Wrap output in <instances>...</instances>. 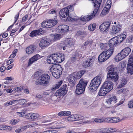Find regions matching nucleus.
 I'll use <instances>...</instances> for the list:
<instances>
[{"mask_svg":"<svg viewBox=\"0 0 133 133\" xmlns=\"http://www.w3.org/2000/svg\"><path fill=\"white\" fill-rule=\"evenodd\" d=\"M74 11V8L71 6H69L67 7L64 8L60 11V16L63 18H65L66 20L68 19L73 21H76L77 20V18L71 17L69 16V14H70L71 12Z\"/></svg>","mask_w":133,"mask_h":133,"instance_id":"obj_1","label":"nucleus"},{"mask_svg":"<svg viewBox=\"0 0 133 133\" xmlns=\"http://www.w3.org/2000/svg\"><path fill=\"white\" fill-rule=\"evenodd\" d=\"M65 58L64 54L56 53L52 54L48 57L47 61L48 63L50 64L60 63L64 61Z\"/></svg>","mask_w":133,"mask_h":133,"instance_id":"obj_2","label":"nucleus"},{"mask_svg":"<svg viewBox=\"0 0 133 133\" xmlns=\"http://www.w3.org/2000/svg\"><path fill=\"white\" fill-rule=\"evenodd\" d=\"M102 77L101 75L97 76L91 81L89 87L90 91L93 92L96 90L101 83Z\"/></svg>","mask_w":133,"mask_h":133,"instance_id":"obj_3","label":"nucleus"},{"mask_svg":"<svg viewBox=\"0 0 133 133\" xmlns=\"http://www.w3.org/2000/svg\"><path fill=\"white\" fill-rule=\"evenodd\" d=\"M50 80V77L48 74H43L38 77L35 83L37 85L46 86L49 85Z\"/></svg>","mask_w":133,"mask_h":133,"instance_id":"obj_4","label":"nucleus"},{"mask_svg":"<svg viewBox=\"0 0 133 133\" xmlns=\"http://www.w3.org/2000/svg\"><path fill=\"white\" fill-rule=\"evenodd\" d=\"M88 83V82L85 80L81 79L76 87V93L80 95L85 90V88Z\"/></svg>","mask_w":133,"mask_h":133,"instance_id":"obj_5","label":"nucleus"},{"mask_svg":"<svg viewBox=\"0 0 133 133\" xmlns=\"http://www.w3.org/2000/svg\"><path fill=\"white\" fill-rule=\"evenodd\" d=\"M131 49L129 47H126L123 49L116 56L115 59L117 62H119L128 55L130 52Z\"/></svg>","mask_w":133,"mask_h":133,"instance_id":"obj_6","label":"nucleus"},{"mask_svg":"<svg viewBox=\"0 0 133 133\" xmlns=\"http://www.w3.org/2000/svg\"><path fill=\"white\" fill-rule=\"evenodd\" d=\"M57 21L56 20L50 19L47 22H43L41 24L42 26L44 28H51L57 23Z\"/></svg>","mask_w":133,"mask_h":133,"instance_id":"obj_7","label":"nucleus"},{"mask_svg":"<svg viewBox=\"0 0 133 133\" xmlns=\"http://www.w3.org/2000/svg\"><path fill=\"white\" fill-rule=\"evenodd\" d=\"M83 117L78 114H74L71 115L67 118L69 121H75L82 119Z\"/></svg>","mask_w":133,"mask_h":133,"instance_id":"obj_8","label":"nucleus"},{"mask_svg":"<svg viewBox=\"0 0 133 133\" xmlns=\"http://www.w3.org/2000/svg\"><path fill=\"white\" fill-rule=\"evenodd\" d=\"M102 87L104 88V89L109 92L113 89V84L111 81L108 80L104 83Z\"/></svg>","mask_w":133,"mask_h":133,"instance_id":"obj_9","label":"nucleus"},{"mask_svg":"<svg viewBox=\"0 0 133 133\" xmlns=\"http://www.w3.org/2000/svg\"><path fill=\"white\" fill-rule=\"evenodd\" d=\"M66 87L65 86H63V88H61L60 89L57 90L56 92L55 97L57 98V96H64L67 93V90L66 89Z\"/></svg>","mask_w":133,"mask_h":133,"instance_id":"obj_10","label":"nucleus"},{"mask_svg":"<svg viewBox=\"0 0 133 133\" xmlns=\"http://www.w3.org/2000/svg\"><path fill=\"white\" fill-rule=\"evenodd\" d=\"M50 43L48 39L46 38H43L41 40L39 44V46L42 48H44L49 46Z\"/></svg>","mask_w":133,"mask_h":133,"instance_id":"obj_11","label":"nucleus"},{"mask_svg":"<svg viewBox=\"0 0 133 133\" xmlns=\"http://www.w3.org/2000/svg\"><path fill=\"white\" fill-rule=\"evenodd\" d=\"M128 73L130 75L133 74V58H130L128 60L127 66Z\"/></svg>","mask_w":133,"mask_h":133,"instance_id":"obj_12","label":"nucleus"},{"mask_svg":"<svg viewBox=\"0 0 133 133\" xmlns=\"http://www.w3.org/2000/svg\"><path fill=\"white\" fill-rule=\"evenodd\" d=\"M114 74H109L107 75V79L114 82L117 81L118 79V75L117 73L114 72Z\"/></svg>","mask_w":133,"mask_h":133,"instance_id":"obj_13","label":"nucleus"},{"mask_svg":"<svg viewBox=\"0 0 133 133\" xmlns=\"http://www.w3.org/2000/svg\"><path fill=\"white\" fill-rule=\"evenodd\" d=\"M111 23L106 22L102 24L99 26V29L103 31H107L109 29Z\"/></svg>","mask_w":133,"mask_h":133,"instance_id":"obj_14","label":"nucleus"},{"mask_svg":"<svg viewBox=\"0 0 133 133\" xmlns=\"http://www.w3.org/2000/svg\"><path fill=\"white\" fill-rule=\"evenodd\" d=\"M95 59V57H94L88 58L86 62H83V66L85 68L91 66Z\"/></svg>","mask_w":133,"mask_h":133,"instance_id":"obj_15","label":"nucleus"},{"mask_svg":"<svg viewBox=\"0 0 133 133\" xmlns=\"http://www.w3.org/2000/svg\"><path fill=\"white\" fill-rule=\"evenodd\" d=\"M117 98L116 96H112L111 97L107 99L106 102L110 106L114 105L117 102Z\"/></svg>","mask_w":133,"mask_h":133,"instance_id":"obj_16","label":"nucleus"},{"mask_svg":"<svg viewBox=\"0 0 133 133\" xmlns=\"http://www.w3.org/2000/svg\"><path fill=\"white\" fill-rule=\"evenodd\" d=\"M122 26L119 24L116 25H114L112 27L111 32L113 34H116L121 29Z\"/></svg>","mask_w":133,"mask_h":133,"instance_id":"obj_17","label":"nucleus"},{"mask_svg":"<svg viewBox=\"0 0 133 133\" xmlns=\"http://www.w3.org/2000/svg\"><path fill=\"white\" fill-rule=\"evenodd\" d=\"M43 33V30L42 29L40 28L39 29L32 31L30 34V36L31 37H34L38 35H42Z\"/></svg>","mask_w":133,"mask_h":133,"instance_id":"obj_18","label":"nucleus"},{"mask_svg":"<svg viewBox=\"0 0 133 133\" xmlns=\"http://www.w3.org/2000/svg\"><path fill=\"white\" fill-rule=\"evenodd\" d=\"M126 36L124 34H121L119 35H118L116 37H114L118 45L124 40L126 38Z\"/></svg>","mask_w":133,"mask_h":133,"instance_id":"obj_19","label":"nucleus"},{"mask_svg":"<svg viewBox=\"0 0 133 133\" xmlns=\"http://www.w3.org/2000/svg\"><path fill=\"white\" fill-rule=\"evenodd\" d=\"M40 58V56L38 54L34 55L29 59L28 66H30L33 63L36 61L38 59H39Z\"/></svg>","mask_w":133,"mask_h":133,"instance_id":"obj_20","label":"nucleus"},{"mask_svg":"<svg viewBox=\"0 0 133 133\" xmlns=\"http://www.w3.org/2000/svg\"><path fill=\"white\" fill-rule=\"evenodd\" d=\"M38 115L37 113H30L27 114L25 117L28 119H34L38 117Z\"/></svg>","mask_w":133,"mask_h":133,"instance_id":"obj_21","label":"nucleus"},{"mask_svg":"<svg viewBox=\"0 0 133 133\" xmlns=\"http://www.w3.org/2000/svg\"><path fill=\"white\" fill-rule=\"evenodd\" d=\"M82 56V54H79L77 51H76L73 54L72 57L71 58V61L73 63L75 61L76 59H79Z\"/></svg>","mask_w":133,"mask_h":133,"instance_id":"obj_22","label":"nucleus"},{"mask_svg":"<svg viewBox=\"0 0 133 133\" xmlns=\"http://www.w3.org/2000/svg\"><path fill=\"white\" fill-rule=\"evenodd\" d=\"M115 38L114 37L110 40L108 42V46L109 45V47L111 48H113L114 46H115L116 45H118L117 42H116Z\"/></svg>","mask_w":133,"mask_h":133,"instance_id":"obj_23","label":"nucleus"},{"mask_svg":"<svg viewBox=\"0 0 133 133\" xmlns=\"http://www.w3.org/2000/svg\"><path fill=\"white\" fill-rule=\"evenodd\" d=\"M85 70H81L78 72H74L73 75L76 79H78L80 78L82 75L85 72Z\"/></svg>","mask_w":133,"mask_h":133,"instance_id":"obj_24","label":"nucleus"},{"mask_svg":"<svg viewBox=\"0 0 133 133\" xmlns=\"http://www.w3.org/2000/svg\"><path fill=\"white\" fill-rule=\"evenodd\" d=\"M74 43L73 40L72 38L67 39L65 42V46L68 48L72 47L74 45Z\"/></svg>","mask_w":133,"mask_h":133,"instance_id":"obj_25","label":"nucleus"},{"mask_svg":"<svg viewBox=\"0 0 133 133\" xmlns=\"http://www.w3.org/2000/svg\"><path fill=\"white\" fill-rule=\"evenodd\" d=\"M35 45H31L26 48V52L28 54H31L35 50Z\"/></svg>","mask_w":133,"mask_h":133,"instance_id":"obj_26","label":"nucleus"},{"mask_svg":"<svg viewBox=\"0 0 133 133\" xmlns=\"http://www.w3.org/2000/svg\"><path fill=\"white\" fill-rule=\"evenodd\" d=\"M50 70L51 71H54L55 70L58 71L61 70H62V68L61 65L59 64H54L52 65L51 67L50 68Z\"/></svg>","mask_w":133,"mask_h":133,"instance_id":"obj_27","label":"nucleus"},{"mask_svg":"<svg viewBox=\"0 0 133 133\" xmlns=\"http://www.w3.org/2000/svg\"><path fill=\"white\" fill-rule=\"evenodd\" d=\"M69 27L65 25H62L59 26L58 29L60 32H65L69 30Z\"/></svg>","mask_w":133,"mask_h":133,"instance_id":"obj_28","label":"nucleus"},{"mask_svg":"<svg viewBox=\"0 0 133 133\" xmlns=\"http://www.w3.org/2000/svg\"><path fill=\"white\" fill-rule=\"evenodd\" d=\"M108 58L105 55L104 52H103L98 56V60L99 62H104Z\"/></svg>","mask_w":133,"mask_h":133,"instance_id":"obj_29","label":"nucleus"},{"mask_svg":"<svg viewBox=\"0 0 133 133\" xmlns=\"http://www.w3.org/2000/svg\"><path fill=\"white\" fill-rule=\"evenodd\" d=\"M114 51V49H109L106 51H103L105 55L106 56L107 58H109L113 54V52Z\"/></svg>","mask_w":133,"mask_h":133,"instance_id":"obj_30","label":"nucleus"},{"mask_svg":"<svg viewBox=\"0 0 133 133\" xmlns=\"http://www.w3.org/2000/svg\"><path fill=\"white\" fill-rule=\"evenodd\" d=\"M107 69L108 70L109 72L107 74V75L109 74H114V72L117 73L116 70V68L113 65H110L109 66L107 67Z\"/></svg>","mask_w":133,"mask_h":133,"instance_id":"obj_31","label":"nucleus"},{"mask_svg":"<svg viewBox=\"0 0 133 133\" xmlns=\"http://www.w3.org/2000/svg\"><path fill=\"white\" fill-rule=\"evenodd\" d=\"M62 70L58 71L55 70L54 71L51 72H52V74L53 76L55 78H58L60 77V75H61L62 74Z\"/></svg>","mask_w":133,"mask_h":133,"instance_id":"obj_32","label":"nucleus"},{"mask_svg":"<svg viewBox=\"0 0 133 133\" xmlns=\"http://www.w3.org/2000/svg\"><path fill=\"white\" fill-rule=\"evenodd\" d=\"M104 89V88H103V87H102L98 93V94L100 96H102L105 95L109 92V91H107V90Z\"/></svg>","mask_w":133,"mask_h":133,"instance_id":"obj_33","label":"nucleus"},{"mask_svg":"<svg viewBox=\"0 0 133 133\" xmlns=\"http://www.w3.org/2000/svg\"><path fill=\"white\" fill-rule=\"evenodd\" d=\"M110 9V8H106V7L105 6L101 12V16L102 17H103L106 15L109 12Z\"/></svg>","mask_w":133,"mask_h":133,"instance_id":"obj_34","label":"nucleus"},{"mask_svg":"<svg viewBox=\"0 0 133 133\" xmlns=\"http://www.w3.org/2000/svg\"><path fill=\"white\" fill-rule=\"evenodd\" d=\"M75 78L73 75L70 76L68 79V81L69 83L72 85H74L76 83V81L75 79Z\"/></svg>","mask_w":133,"mask_h":133,"instance_id":"obj_35","label":"nucleus"},{"mask_svg":"<svg viewBox=\"0 0 133 133\" xmlns=\"http://www.w3.org/2000/svg\"><path fill=\"white\" fill-rule=\"evenodd\" d=\"M62 82L61 81L57 83L56 84L53 86L52 88H51V90L53 91L55 90L56 89L58 88L62 84Z\"/></svg>","mask_w":133,"mask_h":133,"instance_id":"obj_36","label":"nucleus"},{"mask_svg":"<svg viewBox=\"0 0 133 133\" xmlns=\"http://www.w3.org/2000/svg\"><path fill=\"white\" fill-rule=\"evenodd\" d=\"M42 100L47 103H50L51 102V96H50L43 97Z\"/></svg>","mask_w":133,"mask_h":133,"instance_id":"obj_37","label":"nucleus"},{"mask_svg":"<svg viewBox=\"0 0 133 133\" xmlns=\"http://www.w3.org/2000/svg\"><path fill=\"white\" fill-rule=\"evenodd\" d=\"M100 46L102 50L107 49L108 47V44L107 43L103 44L101 43L100 44Z\"/></svg>","mask_w":133,"mask_h":133,"instance_id":"obj_38","label":"nucleus"},{"mask_svg":"<svg viewBox=\"0 0 133 133\" xmlns=\"http://www.w3.org/2000/svg\"><path fill=\"white\" fill-rule=\"evenodd\" d=\"M127 80L125 78H122L121 81V84L119 85V87L120 88L122 87L127 83Z\"/></svg>","mask_w":133,"mask_h":133,"instance_id":"obj_39","label":"nucleus"},{"mask_svg":"<svg viewBox=\"0 0 133 133\" xmlns=\"http://www.w3.org/2000/svg\"><path fill=\"white\" fill-rule=\"evenodd\" d=\"M19 121V119H12L10 121V123L12 125H14L18 123Z\"/></svg>","mask_w":133,"mask_h":133,"instance_id":"obj_40","label":"nucleus"},{"mask_svg":"<svg viewBox=\"0 0 133 133\" xmlns=\"http://www.w3.org/2000/svg\"><path fill=\"white\" fill-rule=\"evenodd\" d=\"M56 11L55 10L51 9L50 10L49 13V14L53 15V16H54V19H55L56 18Z\"/></svg>","mask_w":133,"mask_h":133,"instance_id":"obj_41","label":"nucleus"},{"mask_svg":"<svg viewBox=\"0 0 133 133\" xmlns=\"http://www.w3.org/2000/svg\"><path fill=\"white\" fill-rule=\"evenodd\" d=\"M51 93V91L48 90H46L43 92V97L50 96V94Z\"/></svg>","mask_w":133,"mask_h":133,"instance_id":"obj_42","label":"nucleus"},{"mask_svg":"<svg viewBox=\"0 0 133 133\" xmlns=\"http://www.w3.org/2000/svg\"><path fill=\"white\" fill-rule=\"evenodd\" d=\"M111 5V0H108L106 2L105 6L106 8H110Z\"/></svg>","mask_w":133,"mask_h":133,"instance_id":"obj_43","label":"nucleus"},{"mask_svg":"<svg viewBox=\"0 0 133 133\" xmlns=\"http://www.w3.org/2000/svg\"><path fill=\"white\" fill-rule=\"evenodd\" d=\"M104 121V119L103 118L99 119L98 118H95L94 121L96 123H101L103 122Z\"/></svg>","mask_w":133,"mask_h":133,"instance_id":"obj_44","label":"nucleus"},{"mask_svg":"<svg viewBox=\"0 0 133 133\" xmlns=\"http://www.w3.org/2000/svg\"><path fill=\"white\" fill-rule=\"evenodd\" d=\"M38 124L37 122H33L30 123L29 124H28V126H29V128L30 127H34Z\"/></svg>","mask_w":133,"mask_h":133,"instance_id":"obj_45","label":"nucleus"},{"mask_svg":"<svg viewBox=\"0 0 133 133\" xmlns=\"http://www.w3.org/2000/svg\"><path fill=\"white\" fill-rule=\"evenodd\" d=\"M21 25H19V26H17V27H16L15 29H13L11 31V33H10V35L12 36L13 35V34H12L13 33H14L16 32L17 30L19 29V27Z\"/></svg>","mask_w":133,"mask_h":133,"instance_id":"obj_46","label":"nucleus"},{"mask_svg":"<svg viewBox=\"0 0 133 133\" xmlns=\"http://www.w3.org/2000/svg\"><path fill=\"white\" fill-rule=\"evenodd\" d=\"M112 123H116L119 121V118L114 117H112Z\"/></svg>","mask_w":133,"mask_h":133,"instance_id":"obj_47","label":"nucleus"},{"mask_svg":"<svg viewBox=\"0 0 133 133\" xmlns=\"http://www.w3.org/2000/svg\"><path fill=\"white\" fill-rule=\"evenodd\" d=\"M128 107L129 108H133V99L132 100L128 102Z\"/></svg>","mask_w":133,"mask_h":133,"instance_id":"obj_48","label":"nucleus"},{"mask_svg":"<svg viewBox=\"0 0 133 133\" xmlns=\"http://www.w3.org/2000/svg\"><path fill=\"white\" fill-rule=\"evenodd\" d=\"M127 41L128 43H130L133 42V35L127 38Z\"/></svg>","mask_w":133,"mask_h":133,"instance_id":"obj_49","label":"nucleus"},{"mask_svg":"<svg viewBox=\"0 0 133 133\" xmlns=\"http://www.w3.org/2000/svg\"><path fill=\"white\" fill-rule=\"evenodd\" d=\"M104 121L108 123H112V117L107 118L104 119Z\"/></svg>","mask_w":133,"mask_h":133,"instance_id":"obj_50","label":"nucleus"},{"mask_svg":"<svg viewBox=\"0 0 133 133\" xmlns=\"http://www.w3.org/2000/svg\"><path fill=\"white\" fill-rule=\"evenodd\" d=\"M93 42L92 39H88L84 43V45L87 46L88 44H91Z\"/></svg>","mask_w":133,"mask_h":133,"instance_id":"obj_51","label":"nucleus"},{"mask_svg":"<svg viewBox=\"0 0 133 133\" xmlns=\"http://www.w3.org/2000/svg\"><path fill=\"white\" fill-rule=\"evenodd\" d=\"M10 127L9 126L5 125H0V129L1 130H5Z\"/></svg>","mask_w":133,"mask_h":133,"instance_id":"obj_52","label":"nucleus"},{"mask_svg":"<svg viewBox=\"0 0 133 133\" xmlns=\"http://www.w3.org/2000/svg\"><path fill=\"white\" fill-rule=\"evenodd\" d=\"M95 26L93 25H90L89 26V29L91 31H93L95 29Z\"/></svg>","mask_w":133,"mask_h":133,"instance_id":"obj_53","label":"nucleus"},{"mask_svg":"<svg viewBox=\"0 0 133 133\" xmlns=\"http://www.w3.org/2000/svg\"><path fill=\"white\" fill-rule=\"evenodd\" d=\"M54 39L55 40H58L59 38L60 35L59 34H55L53 35Z\"/></svg>","mask_w":133,"mask_h":133,"instance_id":"obj_54","label":"nucleus"},{"mask_svg":"<svg viewBox=\"0 0 133 133\" xmlns=\"http://www.w3.org/2000/svg\"><path fill=\"white\" fill-rule=\"evenodd\" d=\"M57 131L56 130H48L43 132V133H57Z\"/></svg>","mask_w":133,"mask_h":133,"instance_id":"obj_55","label":"nucleus"},{"mask_svg":"<svg viewBox=\"0 0 133 133\" xmlns=\"http://www.w3.org/2000/svg\"><path fill=\"white\" fill-rule=\"evenodd\" d=\"M20 128L22 131H23L24 130H26V129H27L28 128H29V126H28V125H27L23 126Z\"/></svg>","mask_w":133,"mask_h":133,"instance_id":"obj_56","label":"nucleus"},{"mask_svg":"<svg viewBox=\"0 0 133 133\" xmlns=\"http://www.w3.org/2000/svg\"><path fill=\"white\" fill-rule=\"evenodd\" d=\"M125 100V99L124 98L122 99L119 102V103L117 104V105L119 106L122 104L124 103Z\"/></svg>","mask_w":133,"mask_h":133,"instance_id":"obj_57","label":"nucleus"},{"mask_svg":"<svg viewBox=\"0 0 133 133\" xmlns=\"http://www.w3.org/2000/svg\"><path fill=\"white\" fill-rule=\"evenodd\" d=\"M28 16L27 15H26L24 16H23L22 19V22H25L27 20L28 18Z\"/></svg>","mask_w":133,"mask_h":133,"instance_id":"obj_58","label":"nucleus"},{"mask_svg":"<svg viewBox=\"0 0 133 133\" xmlns=\"http://www.w3.org/2000/svg\"><path fill=\"white\" fill-rule=\"evenodd\" d=\"M71 114V112L70 111H64V116H68L70 115Z\"/></svg>","mask_w":133,"mask_h":133,"instance_id":"obj_59","label":"nucleus"},{"mask_svg":"<svg viewBox=\"0 0 133 133\" xmlns=\"http://www.w3.org/2000/svg\"><path fill=\"white\" fill-rule=\"evenodd\" d=\"M108 130L111 132H114L117 130V129L115 128H109Z\"/></svg>","mask_w":133,"mask_h":133,"instance_id":"obj_60","label":"nucleus"},{"mask_svg":"<svg viewBox=\"0 0 133 133\" xmlns=\"http://www.w3.org/2000/svg\"><path fill=\"white\" fill-rule=\"evenodd\" d=\"M15 89V90L16 91L20 92L23 89V88L22 87H20L16 88Z\"/></svg>","mask_w":133,"mask_h":133,"instance_id":"obj_61","label":"nucleus"},{"mask_svg":"<svg viewBox=\"0 0 133 133\" xmlns=\"http://www.w3.org/2000/svg\"><path fill=\"white\" fill-rule=\"evenodd\" d=\"M36 97L39 99L42 98H42L43 97V95L39 94H37L36 95Z\"/></svg>","mask_w":133,"mask_h":133,"instance_id":"obj_62","label":"nucleus"},{"mask_svg":"<svg viewBox=\"0 0 133 133\" xmlns=\"http://www.w3.org/2000/svg\"><path fill=\"white\" fill-rule=\"evenodd\" d=\"M19 14L18 13L16 14V15H15V16L14 18L15 19V21L14 22V23H15L17 21L19 17Z\"/></svg>","mask_w":133,"mask_h":133,"instance_id":"obj_63","label":"nucleus"},{"mask_svg":"<svg viewBox=\"0 0 133 133\" xmlns=\"http://www.w3.org/2000/svg\"><path fill=\"white\" fill-rule=\"evenodd\" d=\"M58 115L60 116H64V111H62L59 112L58 114Z\"/></svg>","mask_w":133,"mask_h":133,"instance_id":"obj_64","label":"nucleus"}]
</instances>
